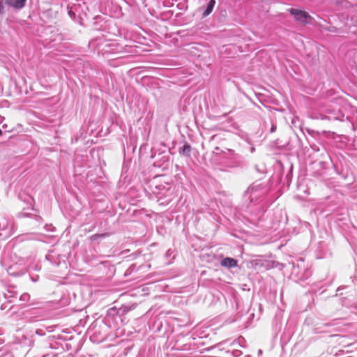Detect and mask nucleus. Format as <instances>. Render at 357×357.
Segmentation results:
<instances>
[{"instance_id": "6", "label": "nucleus", "mask_w": 357, "mask_h": 357, "mask_svg": "<svg viewBox=\"0 0 357 357\" xmlns=\"http://www.w3.org/2000/svg\"><path fill=\"white\" fill-rule=\"evenodd\" d=\"M6 2L15 8H22V0H6Z\"/></svg>"}, {"instance_id": "9", "label": "nucleus", "mask_w": 357, "mask_h": 357, "mask_svg": "<svg viewBox=\"0 0 357 357\" xmlns=\"http://www.w3.org/2000/svg\"><path fill=\"white\" fill-rule=\"evenodd\" d=\"M3 10V5L1 1H0V13H1Z\"/></svg>"}, {"instance_id": "1", "label": "nucleus", "mask_w": 357, "mask_h": 357, "mask_svg": "<svg viewBox=\"0 0 357 357\" xmlns=\"http://www.w3.org/2000/svg\"><path fill=\"white\" fill-rule=\"evenodd\" d=\"M151 186L152 192L156 196L159 205L166 206L173 199L174 189L171 183H161L158 178H155Z\"/></svg>"}, {"instance_id": "10", "label": "nucleus", "mask_w": 357, "mask_h": 357, "mask_svg": "<svg viewBox=\"0 0 357 357\" xmlns=\"http://www.w3.org/2000/svg\"><path fill=\"white\" fill-rule=\"evenodd\" d=\"M26 297H29V295H28L26 294H24V297H23L24 301H25L26 299Z\"/></svg>"}, {"instance_id": "5", "label": "nucleus", "mask_w": 357, "mask_h": 357, "mask_svg": "<svg viewBox=\"0 0 357 357\" xmlns=\"http://www.w3.org/2000/svg\"><path fill=\"white\" fill-rule=\"evenodd\" d=\"M215 4V0H211L208 2L206 10L203 13V15H202L204 17L208 16L213 11Z\"/></svg>"}, {"instance_id": "13", "label": "nucleus", "mask_w": 357, "mask_h": 357, "mask_svg": "<svg viewBox=\"0 0 357 357\" xmlns=\"http://www.w3.org/2000/svg\"><path fill=\"white\" fill-rule=\"evenodd\" d=\"M29 345H30V346H31V345H32V344H33V343L31 340H29Z\"/></svg>"}, {"instance_id": "4", "label": "nucleus", "mask_w": 357, "mask_h": 357, "mask_svg": "<svg viewBox=\"0 0 357 357\" xmlns=\"http://www.w3.org/2000/svg\"><path fill=\"white\" fill-rule=\"evenodd\" d=\"M191 146L188 144H185L179 149V153L185 156L189 157L190 155Z\"/></svg>"}, {"instance_id": "2", "label": "nucleus", "mask_w": 357, "mask_h": 357, "mask_svg": "<svg viewBox=\"0 0 357 357\" xmlns=\"http://www.w3.org/2000/svg\"><path fill=\"white\" fill-rule=\"evenodd\" d=\"M291 15H294L295 20L301 23H307L308 20L311 18L310 15L305 11L297 10L295 8H290L289 10Z\"/></svg>"}, {"instance_id": "15", "label": "nucleus", "mask_w": 357, "mask_h": 357, "mask_svg": "<svg viewBox=\"0 0 357 357\" xmlns=\"http://www.w3.org/2000/svg\"><path fill=\"white\" fill-rule=\"evenodd\" d=\"M25 2H26V0H24V4L25 3Z\"/></svg>"}, {"instance_id": "14", "label": "nucleus", "mask_w": 357, "mask_h": 357, "mask_svg": "<svg viewBox=\"0 0 357 357\" xmlns=\"http://www.w3.org/2000/svg\"><path fill=\"white\" fill-rule=\"evenodd\" d=\"M2 135V130L0 129V136Z\"/></svg>"}, {"instance_id": "11", "label": "nucleus", "mask_w": 357, "mask_h": 357, "mask_svg": "<svg viewBox=\"0 0 357 357\" xmlns=\"http://www.w3.org/2000/svg\"><path fill=\"white\" fill-rule=\"evenodd\" d=\"M275 126H273L271 131L273 132L275 131Z\"/></svg>"}, {"instance_id": "12", "label": "nucleus", "mask_w": 357, "mask_h": 357, "mask_svg": "<svg viewBox=\"0 0 357 357\" xmlns=\"http://www.w3.org/2000/svg\"><path fill=\"white\" fill-rule=\"evenodd\" d=\"M331 118H333L334 119H339L338 116H335L333 117H329V119H331Z\"/></svg>"}, {"instance_id": "8", "label": "nucleus", "mask_w": 357, "mask_h": 357, "mask_svg": "<svg viewBox=\"0 0 357 357\" xmlns=\"http://www.w3.org/2000/svg\"><path fill=\"white\" fill-rule=\"evenodd\" d=\"M106 236V234H100V235H98V234H96V235H93V236H91V239H92V240H96V239H97L98 238L103 237V236Z\"/></svg>"}, {"instance_id": "7", "label": "nucleus", "mask_w": 357, "mask_h": 357, "mask_svg": "<svg viewBox=\"0 0 357 357\" xmlns=\"http://www.w3.org/2000/svg\"><path fill=\"white\" fill-rule=\"evenodd\" d=\"M107 47H108V50H105L106 52L115 54L119 52V50H118L119 44H117V43L108 44L107 45Z\"/></svg>"}, {"instance_id": "3", "label": "nucleus", "mask_w": 357, "mask_h": 357, "mask_svg": "<svg viewBox=\"0 0 357 357\" xmlns=\"http://www.w3.org/2000/svg\"><path fill=\"white\" fill-rule=\"evenodd\" d=\"M220 264L222 266L226 267L227 268H231L236 267L238 266V261L236 259L234 258L226 257L221 260Z\"/></svg>"}]
</instances>
